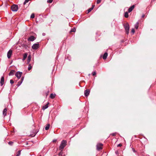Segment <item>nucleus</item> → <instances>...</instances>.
I'll list each match as a JSON object with an SVG mask.
<instances>
[{
  "instance_id": "0eeeda50",
  "label": "nucleus",
  "mask_w": 156,
  "mask_h": 156,
  "mask_svg": "<svg viewBox=\"0 0 156 156\" xmlns=\"http://www.w3.org/2000/svg\"><path fill=\"white\" fill-rule=\"evenodd\" d=\"M12 53V51L11 50H10L8 52L7 54V57L8 58H10Z\"/></svg>"
},
{
  "instance_id": "6e6552de",
  "label": "nucleus",
  "mask_w": 156,
  "mask_h": 156,
  "mask_svg": "<svg viewBox=\"0 0 156 156\" xmlns=\"http://www.w3.org/2000/svg\"><path fill=\"white\" fill-rule=\"evenodd\" d=\"M24 79V77L23 76L21 79V80L19 81L16 85V86L18 87L20 86L21 85V84H22V83L23 82V81Z\"/></svg>"
},
{
  "instance_id": "72a5a7b5",
  "label": "nucleus",
  "mask_w": 156,
  "mask_h": 156,
  "mask_svg": "<svg viewBox=\"0 0 156 156\" xmlns=\"http://www.w3.org/2000/svg\"><path fill=\"white\" fill-rule=\"evenodd\" d=\"M101 0H97V4L101 2Z\"/></svg>"
},
{
  "instance_id": "c756f323",
  "label": "nucleus",
  "mask_w": 156,
  "mask_h": 156,
  "mask_svg": "<svg viewBox=\"0 0 156 156\" xmlns=\"http://www.w3.org/2000/svg\"><path fill=\"white\" fill-rule=\"evenodd\" d=\"M13 144V142L12 141H9V144L10 145H12Z\"/></svg>"
},
{
  "instance_id": "f257e3e1",
  "label": "nucleus",
  "mask_w": 156,
  "mask_h": 156,
  "mask_svg": "<svg viewBox=\"0 0 156 156\" xmlns=\"http://www.w3.org/2000/svg\"><path fill=\"white\" fill-rule=\"evenodd\" d=\"M67 142L66 140H62L59 147V150L62 151L63 149L66 145Z\"/></svg>"
},
{
  "instance_id": "6ab92c4d",
  "label": "nucleus",
  "mask_w": 156,
  "mask_h": 156,
  "mask_svg": "<svg viewBox=\"0 0 156 156\" xmlns=\"http://www.w3.org/2000/svg\"><path fill=\"white\" fill-rule=\"evenodd\" d=\"M49 104V103H48L47 104H46L44 106L43 108V109H45L47 108L48 107V104Z\"/></svg>"
},
{
  "instance_id": "c85d7f7f",
  "label": "nucleus",
  "mask_w": 156,
  "mask_h": 156,
  "mask_svg": "<svg viewBox=\"0 0 156 156\" xmlns=\"http://www.w3.org/2000/svg\"><path fill=\"white\" fill-rule=\"evenodd\" d=\"M14 83L13 80H10V83L11 84H13Z\"/></svg>"
},
{
  "instance_id": "ea45409f",
  "label": "nucleus",
  "mask_w": 156,
  "mask_h": 156,
  "mask_svg": "<svg viewBox=\"0 0 156 156\" xmlns=\"http://www.w3.org/2000/svg\"><path fill=\"white\" fill-rule=\"evenodd\" d=\"M57 141V140L56 139H54L53 140V142H55Z\"/></svg>"
},
{
  "instance_id": "20e7f679",
  "label": "nucleus",
  "mask_w": 156,
  "mask_h": 156,
  "mask_svg": "<svg viewBox=\"0 0 156 156\" xmlns=\"http://www.w3.org/2000/svg\"><path fill=\"white\" fill-rule=\"evenodd\" d=\"M22 74V72L20 71H17L15 73L16 76L17 78L18 79H20Z\"/></svg>"
},
{
  "instance_id": "2eb2a0df",
  "label": "nucleus",
  "mask_w": 156,
  "mask_h": 156,
  "mask_svg": "<svg viewBox=\"0 0 156 156\" xmlns=\"http://www.w3.org/2000/svg\"><path fill=\"white\" fill-rule=\"evenodd\" d=\"M7 110L6 108H5L4 109L3 111V115L4 116H6V115Z\"/></svg>"
},
{
  "instance_id": "58836bf2",
  "label": "nucleus",
  "mask_w": 156,
  "mask_h": 156,
  "mask_svg": "<svg viewBox=\"0 0 156 156\" xmlns=\"http://www.w3.org/2000/svg\"><path fill=\"white\" fill-rule=\"evenodd\" d=\"M115 153L116 154H119V152L118 151H116L115 152Z\"/></svg>"
},
{
  "instance_id": "f03ea898",
  "label": "nucleus",
  "mask_w": 156,
  "mask_h": 156,
  "mask_svg": "<svg viewBox=\"0 0 156 156\" xmlns=\"http://www.w3.org/2000/svg\"><path fill=\"white\" fill-rule=\"evenodd\" d=\"M18 6L16 5H13L11 7V9L12 11L16 12L18 10Z\"/></svg>"
},
{
  "instance_id": "c9c22d12",
  "label": "nucleus",
  "mask_w": 156,
  "mask_h": 156,
  "mask_svg": "<svg viewBox=\"0 0 156 156\" xmlns=\"http://www.w3.org/2000/svg\"><path fill=\"white\" fill-rule=\"evenodd\" d=\"M122 146V144H118L117 145V146L118 147H121V146Z\"/></svg>"
},
{
  "instance_id": "412c9836",
  "label": "nucleus",
  "mask_w": 156,
  "mask_h": 156,
  "mask_svg": "<svg viewBox=\"0 0 156 156\" xmlns=\"http://www.w3.org/2000/svg\"><path fill=\"white\" fill-rule=\"evenodd\" d=\"M139 27V23L137 22L135 25V28L136 29H138Z\"/></svg>"
},
{
  "instance_id": "2f4dec72",
  "label": "nucleus",
  "mask_w": 156,
  "mask_h": 156,
  "mask_svg": "<svg viewBox=\"0 0 156 156\" xmlns=\"http://www.w3.org/2000/svg\"><path fill=\"white\" fill-rule=\"evenodd\" d=\"M92 75L94 76L96 75V72L95 71L93 72L92 73Z\"/></svg>"
},
{
  "instance_id": "f704fd0d",
  "label": "nucleus",
  "mask_w": 156,
  "mask_h": 156,
  "mask_svg": "<svg viewBox=\"0 0 156 156\" xmlns=\"http://www.w3.org/2000/svg\"><path fill=\"white\" fill-rule=\"evenodd\" d=\"M116 134V133H112L111 134L112 136H115Z\"/></svg>"
},
{
  "instance_id": "f8f14e48",
  "label": "nucleus",
  "mask_w": 156,
  "mask_h": 156,
  "mask_svg": "<svg viewBox=\"0 0 156 156\" xmlns=\"http://www.w3.org/2000/svg\"><path fill=\"white\" fill-rule=\"evenodd\" d=\"M134 7L135 6L134 5L130 6L128 9V12H131L134 9Z\"/></svg>"
},
{
  "instance_id": "a19ab883",
  "label": "nucleus",
  "mask_w": 156,
  "mask_h": 156,
  "mask_svg": "<svg viewBox=\"0 0 156 156\" xmlns=\"http://www.w3.org/2000/svg\"><path fill=\"white\" fill-rule=\"evenodd\" d=\"M94 5H92V7L91 8H92V9H93V8H94Z\"/></svg>"
},
{
  "instance_id": "4468645a",
  "label": "nucleus",
  "mask_w": 156,
  "mask_h": 156,
  "mask_svg": "<svg viewBox=\"0 0 156 156\" xmlns=\"http://www.w3.org/2000/svg\"><path fill=\"white\" fill-rule=\"evenodd\" d=\"M15 73V71L13 70H12L11 71L10 73H9V76H13L14 75Z\"/></svg>"
},
{
  "instance_id": "7c9ffc66",
  "label": "nucleus",
  "mask_w": 156,
  "mask_h": 156,
  "mask_svg": "<svg viewBox=\"0 0 156 156\" xmlns=\"http://www.w3.org/2000/svg\"><path fill=\"white\" fill-rule=\"evenodd\" d=\"M53 0H48L47 2L48 3H51L52 2Z\"/></svg>"
},
{
  "instance_id": "b1692460",
  "label": "nucleus",
  "mask_w": 156,
  "mask_h": 156,
  "mask_svg": "<svg viewBox=\"0 0 156 156\" xmlns=\"http://www.w3.org/2000/svg\"><path fill=\"white\" fill-rule=\"evenodd\" d=\"M21 150H19L17 153L16 156H20L21 154Z\"/></svg>"
},
{
  "instance_id": "cd10ccee",
  "label": "nucleus",
  "mask_w": 156,
  "mask_h": 156,
  "mask_svg": "<svg viewBox=\"0 0 156 156\" xmlns=\"http://www.w3.org/2000/svg\"><path fill=\"white\" fill-rule=\"evenodd\" d=\"M29 0H25L24 2H23V4L24 5L26 4L28 2H29Z\"/></svg>"
},
{
  "instance_id": "4be33fe9",
  "label": "nucleus",
  "mask_w": 156,
  "mask_h": 156,
  "mask_svg": "<svg viewBox=\"0 0 156 156\" xmlns=\"http://www.w3.org/2000/svg\"><path fill=\"white\" fill-rule=\"evenodd\" d=\"M50 127V124H48L45 127V129L46 130H48Z\"/></svg>"
},
{
  "instance_id": "dca6fc26",
  "label": "nucleus",
  "mask_w": 156,
  "mask_h": 156,
  "mask_svg": "<svg viewBox=\"0 0 156 156\" xmlns=\"http://www.w3.org/2000/svg\"><path fill=\"white\" fill-rule=\"evenodd\" d=\"M108 56V53L107 52H105L103 56V58L104 59H106Z\"/></svg>"
},
{
  "instance_id": "e433bc0d",
  "label": "nucleus",
  "mask_w": 156,
  "mask_h": 156,
  "mask_svg": "<svg viewBox=\"0 0 156 156\" xmlns=\"http://www.w3.org/2000/svg\"><path fill=\"white\" fill-rule=\"evenodd\" d=\"M132 150L135 153L136 152V150L133 148H132Z\"/></svg>"
},
{
  "instance_id": "ddd939ff",
  "label": "nucleus",
  "mask_w": 156,
  "mask_h": 156,
  "mask_svg": "<svg viewBox=\"0 0 156 156\" xmlns=\"http://www.w3.org/2000/svg\"><path fill=\"white\" fill-rule=\"evenodd\" d=\"M31 60V56L30 55L28 57L27 64H29V62H30Z\"/></svg>"
},
{
  "instance_id": "393cba45",
  "label": "nucleus",
  "mask_w": 156,
  "mask_h": 156,
  "mask_svg": "<svg viewBox=\"0 0 156 156\" xmlns=\"http://www.w3.org/2000/svg\"><path fill=\"white\" fill-rule=\"evenodd\" d=\"M76 30V29L75 28H72L70 31V33L75 32Z\"/></svg>"
},
{
  "instance_id": "c03bdc74",
  "label": "nucleus",
  "mask_w": 156,
  "mask_h": 156,
  "mask_svg": "<svg viewBox=\"0 0 156 156\" xmlns=\"http://www.w3.org/2000/svg\"><path fill=\"white\" fill-rule=\"evenodd\" d=\"M121 42H124V40H122V41H121Z\"/></svg>"
},
{
  "instance_id": "4c0bfd02",
  "label": "nucleus",
  "mask_w": 156,
  "mask_h": 156,
  "mask_svg": "<svg viewBox=\"0 0 156 156\" xmlns=\"http://www.w3.org/2000/svg\"><path fill=\"white\" fill-rule=\"evenodd\" d=\"M62 151H61V152H60V153H59L58 154L59 155H62V153L61 152Z\"/></svg>"
},
{
  "instance_id": "473e14b6",
  "label": "nucleus",
  "mask_w": 156,
  "mask_h": 156,
  "mask_svg": "<svg viewBox=\"0 0 156 156\" xmlns=\"http://www.w3.org/2000/svg\"><path fill=\"white\" fill-rule=\"evenodd\" d=\"M131 32H132L133 34H134L135 32V30H134V29H133V28L132 29V30H131Z\"/></svg>"
},
{
  "instance_id": "49530a36",
  "label": "nucleus",
  "mask_w": 156,
  "mask_h": 156,
  "mask_svg": "<svg viewBox=\"0 0 156 156\" xmlns=\"http://www.w3.org/2000/svg\"><path fill=\"white\" fill-rule=\"evenodd\" d=\"M40 156H41V155H40Z\"/></svg>"
},
{
  "instance_id": "423d86ee",
  "label": "nucleus",
  "mask_w": 156,
  "mask_h": 156,
  "mask_svg": "<svg viewBox=\"0 0 156 156\" xmlns=\"http://www.w3.org/2000/svg\"><path fill=\"white\" fill-rule=\"evenodd\" d=\"M103 144L101 143H98L97 145V149L98 151H100L102 149V146Z\"/></svg>"
},
{
  "instance_id": "f3484780",
  "label": "nucleus",
  "mask_w": 156,
  "mask_h": 156,
  "mask_svg": "<svg viewBox=\"0 0 156 156\" xmlns=\"http://www.w3.org/2000/svg\"><path fill=\"white\" fill-rule=\"evenodd\" d=\"M27 53H25L23 54V61H24L25 60L26 58L27 57Z\"/></svg>"
},
{
  "instance_id": "1a4fd4ad",
  "label": "nucleus",
  "mask_w": 156,
  "mask_h": 156,
  "mask_svg": "<svg viewBox=\"0 0 156 156\" xmlns=\"http://www.w3.org/2000/svg\"><path fill=\"white\" fill-rule=\"evenodd\" d=\"M90 93V90L89 89H87L84 91V95L86 97H87L88 96Z\"/></svg>"
},
{
  "instance_id": "37998d69",
  "label": "nucleus",
  "mask_w": 156,
  "mask_h": 156,
  "mask_svg": "<svg viewBox=\"0 0 156 156\" xmlns=\"http://www.w3.org/2000/svg\"><path fill=\"white\" fill-rule=\"evenodd\" d=\"M45 33H43L42 34V35H43V36H45Z\"/></svg>"
},
{
  "instance_id": "5701e85b",
  "label": "nucleus",
  "mask_w": 156,
  "mask_h": 156,
  "mask_svg": "<svg viewBox=\"0 0 156 156\" xmlns=\"http://www.w3.org/2000/svg\"><path fill=\"white\" fill-rule=\"evenodd\" d=\"M124 16L126 18H127L129 16V15H128V12H126L125 13V14H124Z\"/></svg>"
},
{
  "instance_id": "a211bd4d",
  "label": "nucleus",
  "mask_w": 156,
  "mask_h": 156,
  "mask_svg": "<svg viewBox=\"0 0 156 156\" xmlns=\"http://www.w3.org/2000/svg\"><path fill=\"white\" fill-rule=\"evenodd\" d=\"M55 94H51L50 96V97L51 99H53L55 97Z\"/></svg>"
},
{
  "instance_id": "aec40b11",
  "label": "nucleus",
  "mask_w": 156,
  "mask_h": 156,
  "mask_svg": "<svg viewBox=\"0 0 156 156\" xmlns=\"http://www.w3.org/2000/svg\"><path fill=\"white\" fill-rule=\"evenodd\" d=\"M28 69V70H30L32 68V66L31 65V64H29Z\"/></svg>"
},
{
  "instance_id": "79ce46f5",
  "label": "nucleus",
  "mask_w": 156,
  "mask_h": 156,
  "mask_svg": "<svg viewBox=\"0 0 156 156\" xmlns=\"http://www.w3.org/2000/svg\"><path fill=\"white\" fill-rule=\"evenodd\" d=\"M145 15L144 14H143L142 16V17L143 18L144 17Z\"/></svg>"
},
{
  "instance_id": "9b49d317",
  "label": "nucleus",
  "mask_w": 156,
  "mask_h": 156,
  "mask_svg": "<svg viewBox=\"0 0 156 156\" xmlns=\"http://www.w3.org/2000/svg\"><path fill=\"white\" fill-rule=\"evenodd\" d=\"M35 39V37L33 36H30L28 39V40L29 41H33Z\"/></svg>"
},
{
  "instance_id": "7ed1b4c3",
  "label": "nucleus",
  "mask_w": 156,
  "mask_h": 156,
  "mask_svg": "<svg viewBox=\"0 0 156 156\" xmlns=\"http://www.w3.org/2000/svg\"><path fill=\"white\" fill-rule=\"evenodd\" d=\"M124 28L126 31V34H128L129 33V24L128 23L124 25Z\"/></svg>"
},
{
  "instance_id": "a18cd8bd",
  "label": "nucleus",
  "mask_w": 156,
  "mask_h": 156,
  "mask_svg": "<svg viewBox=\"0 0 156 156\" xmlns=\"http://www.w3.org/2000/svg\"><path fill=\"white\" fill-rule=\"evenodd\" d=\"M31 64H33V62H32Z\"/></svg>"
},
{
  "instance_id": "39448f33",
  "label": "nucleus",
  "mask_w": 156,
  "mask_h": 156,
  "mask_svg": "<svg viewBox=\"0 0 156 156\" xmlns=\"http://www.w3.org/2000/svg\"><path fill=\"white\" fill-rule=\"evenodd\" d=\"M39 44L38 43L34 44L32 46V48L33 49L36 50L39 47Z\"/></svg>"
},
{
  "instance_id": "a878e982",
  "label": "nucleus",
  "mask_w": 156,
  "mask_h": 156,
  "mask_svg": "<svg viewBox=\"0 0 156 156\" xmlns=\"http://www.w3.org/2000/svg\"><path fill=\"white\" fill-rule=\"evenodd\" d=\"M34 13L32 14L30 16V18H34Z\"/></svg>"
},
{
  "instance_id": "9d476101",
  "label": "nucleus",
  "mask_w": 156,
  "mask_h": 156,
  "mask_svg": "<svg viewBox=\"0 0 156 156\" xmlns=\"http://www.w3.org/2000/svg\"><path fill=\"white\" fill-rule=\"evenodd\" d=\"M4 78L3 76L1 77V80L0 82V85L2 86L4 84Z\"/></svg>"
},
{
  "instance_id": "bb28decb",
  "label": "nucleus",
  "mask_w": 156,
  "mask_h": 156,
  "mask_svg": "<svg viewBox=\"0 0 156 156\" xmlns=\"http://www.w3.org/2000/svg\"><path fill=\"white\" fill-rule=\"evenodd\" d=\"M92 10V8H91L88 9L87 10L88 13L90 12Z\"/></svg>"
}]
</instances>
